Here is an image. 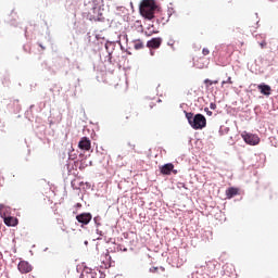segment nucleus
<instances>
[{
    "label": "nucleus",
    "instance_id": "f257e3e1",
    "mask_svg": "<svg viewBox=\"0 0 278 278\" xmlns=\"http://www.w3.org/2000/svg\"><path fill=\"white\" fill-rule=\"evenodd\" d=\"M186 118L192 129L199 130L207 127V119L201 113L195 115L194 113H186Z\"/></svg>",
    "mask_w": 278,
    "mask_h": 278
},
{
    "label": "nucleus",
    "instance_id": "f03ea898",
    "mask_svg": "<svg viewBox=\"0 0 278 278\" xmlns=\"http://www.w3.org/2000/svg\"><path fill=\"white\" fill-rule=\"evenodd\" d=\"M155 2L153 0H143L140 4V14L148 21H152L155 18V10H156Z\"/></svg>",
    "mask_w": 278,
    "mask_h": 278
},
{
    "label": "nucleus",
    "instance_id": "7ed1b4c3",
    "mask_svg": "<svg viewBox=\"0 0 278 278\" xmlns=\"http://www.w3.org/2000/svg\"><path fill=\"white\" fill-rule=\"evenodd\" d=\"M8 207L1 206L0 216L3 218L4 225H7V227H16V225H18V218L8 215Z\"/></svg>",
    "mask_w": 278,
    "mask_h": 278
},
{
    "label": "nucleus",
    "instance_id": "20e7f679",
    "mask_svg": "<svg viewBox=\"0 0 278 278\" xmlns=\"http://www.w3.org/2000/svg\"><path fill=\"white\" fill-rule=\"evenodd\" d=\"M241 138H243L247 144H251L252 147H255V144H260V137L257 135L244 131L241 135Z\"/></svg>",
    "mask_w": 278,
    "mask_h": 278
},
{
    "label": "nucleus",
    "instance_id": "39448f33",
    "mask_svg": "<svg viewBox=\"0 0 278 278\" xmlns=\"http://www.w3.org/2000/svg\"><path fill=\"white\" fill-rule=\"evenodd\" d=\"M17 269L22 275H27V273H31L34 267L27 261H21L17 265Z\"/></svg>",
    "mask_w": 278,
    "mask_h": 278
},
{
    "label": "nucleus",
    "instance_id": "423d86ee",
    "mask_svg": "<svg viewBox=\"0 0 278 278\" xmlns=\"http://www.w3.org/2000/svg\"><path fill=\"white\" fill-rule=\"evenodd\" d=\"M161 175H177V169H175V165L173 163H167L160 167Z\"/></svg>",
    "mask_w": 278,
    "mask_h": 278
},
{
    "label": "nucleus",
    "instance_id": "0eeeda50",
    "mask_svg": "<svg viewBox=\"0 0 278 278\" xmlns=\"http://www.w3.org/2000/svg\"><path fill=\"white\" fill-rule=\"evenodd\" d=\"M76 220H78L81 225H88L90 220H92V214L81 213L76 216Z\"/></svg>",
    "mask_w": 278,
    "mask_h": 278
},
{
    "label": "nucleus",
    "instance_id": "6e6552de",
    "mask_svg": "<svg viewBox=\"0 0 278 278\" xmlns=\"http://www.w3.org/2000/svg\"><path fill=\"white\" fill-rule=\"evenodd\" d=\"M78 148L81 149V151H90L91 149L90 139L88 137H83L78 142Z\"/></svg>",
    "mask_w": 278,
    "mask_h": 278
},
{
    "label": "nucleus",
    "instance_id": "1a4fd4ad",
    "mask_svg": "<svg viewBox=\"0 0 278 278\" xmlns=\"http://www.w3.org/2000/svg\"><path fill=\"white\" fill-rule=\"evenodd\" d=\"M147 47L148 49H160V47H162V38L161 37L152 38L147 42Z\"/></svg>",
    "mask_w": 278,
    "mask_h": 278
},
{
    "label": "nucleus",
    "instance_id": "9d476101",
    "mask_svg": "<svg viewBox=\"0 0 278 278\" xmlns=\"http://www.w3.org/2000/svg\"><path fill=\"white\" fill-rule=\"evenodd\" d=\"M261 94H264L265 97H270L273 89L270 88L269 85L266 84H261L257 86Z\"/></svg>",
    "mask_w": 278,
    "mask_h": 278
},
{
    "label": "nucleus",
    "instance_id": "9b49d317",
    "mask_svg": "<svg viewBox=\"0 0 278 278\" xmlns=\"http://www.w3.org/2000/svg\"><path fill=\"white\" fill-rule=\"evenodd\" d=\"M238 192H240L238 188L230 187L226 190V197L227 199H233V197H238Z\"/></svg>",
    "mask_w": 278,
    "mask_h": 278
},
{
    "label": "nucleus",
    "instance_id": "f8f14e48",
    "mask_svg": "<svg viewBox=\"0 0 278 278\" xmlns=\"http://www.w3.org/2000/svg\"><path fill=\"white\" fill-rule=\"evenodd\" d=\"M206 273L207 275H216L217 270H216V263L210 261L206 264Z\"/></svg>",
    "mask_w": 278,
    "mask_h": 278
},
{
    "label": "nucleus",
    "instance_id": "ddd939ff",
    "mask_svg": "<svg viewBox=\"0 0 278 278\" xmlns=\"http://www.w3.org/2000/svg\"><path fill=\"white\" fill-rule=\"evenodd\" d=\"M132 42H134V49H136V51H140V49H144V42H142V40L135 39Z\"/></svg>",
    "mask_w": 278,
    "mask_h": 278
},
{
    "label": "nucleus",
    "instance_id": "4468645a",
    "mask_svg": "<svg viewBox=\"0 0 278 278\" xmlns=\"http://www.w3.org/2000/svg\"><path fill=\"white\" fill-rule=\"evenodd\" d=\"M138 116H140V113H138V111L132 110L130 112H128L126 118L129 119L131 118L132 121H136L138 118Z\"/></svg>",
    "mask_w": 278,
    "mask_h": 278
},
{
    "label": "nucleus",
    "instance_id": "2eb2a0df",
    "mask_svg": "<svg viewBox=\"0 0 278 278\" xmlns=\"http://www.w3.org/2000/svg\"><path fill=\"white\" fill-rule=\"evenodd\" d=\"M159 270L164 273V270H166V269L164 267H151L150 268V273H157Z\"/></svg>",
    "mask_w": 278,
    "mask_h": 278
},
{
    "label": "nucleus",
    "instance_id": "dca6fc26",
    "mask_svg": "<svg viewBox=\"0 0 278 278\" xmlns=\"http://www.w3.org/2000/svg\"><path fill=\"white\" fill-rule=\"evenodd\" d=\"M225 84H233V80H231V77L229 76L227 80L222 81V88L225 86Z\"/></svg>",
    "mask_w": 278,
    "mask_h": 278
},
{
    "label": "nucleus",
    "instance_id": "f3484780",
    "mask_svg": "<svg viewBox=\"0 0 278 278\" xmlns=\"http://www.w3.org/2000/svg\"><path fill=\"white\" fill-rule=\"evenodd\" d=\"M204 84H206V88H210V86H213V83L210 78L204 79Z\"/></svg>",
    "mask_w": 278,
    "mask_h": 278
},
{
    "label": "nucleus",
    "instance_id": "a211bd4d",
    "mask_svg": "<svg viewBox=\"0 0 278 278\" xmlns=\"http://www.w3.org/2000/svg\"><path fill=\"white\" fill-rule=\"evenodd\" d=\"M202 54H203V55H210V49L204 48V49L202 50Z\"/></svg>",
    "mask_w": 278,
    "mask_h": 278
},
{
    "label": "nucleus",
    "instance_id": "6ab92c4d",
    "mask_svg": "<svg viewBox=\"0 0 278 278\" xmlns=\"http://www.w3.org/2000/svg\"><path fill=\"white\" fill-rule=\"evenodd\" d=\"M210 108H211V110H216V103L212 102V103L210 104Z\"/></svg>",
    "mask_w": 278,
    "mask_h": 278
},
{
    "label": "nucleus",
    "instance_id": "aec40b11",
    "mask_svg": "<svg viewBox=\"0 0 278 278\" xmlns=\"http://www.w3.org/2000/svg\"><path fill=\"white\" fill-rule=\"evenodd\" d=\"M167 45H168L169 47H173V45H175V40L170 39V40L167 42Z\"/></svg>",
    "mask_w": 278,
    "mask_h": 278
},
{
    "label": "nucleus",
    "instance_id": "412c9836",
    "mask_svg": "<svg viewBox=\"0 0 278 278\" xmlns=\"http://www.w3.org/2000/svg\"><path fill=\"white\" fill-rule=\"evenodd\" d=\"M260 47H261V49H264V48L266 47V41H262V42L260 43Z\"/></svg>",
    "mask_w": 278,
    "mask_h": 278
},
{
    "label": "nucleus",
    "instance_id": "4be33fe9",
    "mask_svg": "<svg viewBox=\"0 0 278 278\" xmlns=\"http://www.w3.org/2000/svg\"><path fill=\"white\" fill-rule=\"evenodd\" d=\"M205 110V112H206V114H207V116H212V111H210V109H204Z\"/></svg>",
    "mask_w": 278,
    "mask_h": 278
},
{
    "label": "nucleus",
    "instance_id": "5701e85b",
    "mask_svg": "<svg viewBox=\"0 0 278 278\" xmlns=\"http://www.w3.org/2000/svg\"><path fill=\"white\" fill-rule=\"evenodd\" d=\"M39 47H40V49H42V51H45V46H42V43H39Z\"/></svg>",
    "mask_w": 278,
    "mask_h": 278
},
{
    "label": "nucleus",
    "instance_id": "b1692460",
    "mask_svg": "<svg viewBox=\"0 0 278 278\" xmlns=\"http://www.w3.org/2000/svg\"><path fill=\"white\" fill-rule=\"evenodd\" d=\"M212 83H213V85H214V84L216 85V84H218V80H212Z\"/></svg>",
    "mask_w": 278,
    "mask_h": 278
},
{
    "label": "nucleus",
    "instance_id": "393cba45",
    "mask_svg": "<svg viewBox=\"0 0 278 278\" xmlns=\"http://www.w3.org/2000/svg\"><path fill=\"white\" fill-rule=\"evenodd\" d=\"M0 260H3V254L0 252Z\"/></svg>",
    "mask_w": 278,
    "mask_h": 278
},
{
    "label": "nucleus",
    "instance_id": "a878e982",
    "mask_svg": "<svg viewBox=\"0 0 278 278\" xmlns=\"http://www.w3.org/2000/svg\"><path fill=\"white\" fill-rule=\"evenodd\" d=\"M78 205V207H81V204H77Z\"/></svg>",
    "mask_w": 278,
    "mask_h": 278
},
{
    "label": "nucleus",
    "instance_id": "bb28decb",
    "mask_svg": "<svg viewBox=\"0 0 278 278\" xmlns=\"http://www.w3.org/2000/svg\"><path fill=\"white\" fill-rule=\"evenodd\" d=\"M199 68H203V66H199Z\"/></svg>",
    "mask_w": 278,
    "mask_h": 278
}]
</instances>
